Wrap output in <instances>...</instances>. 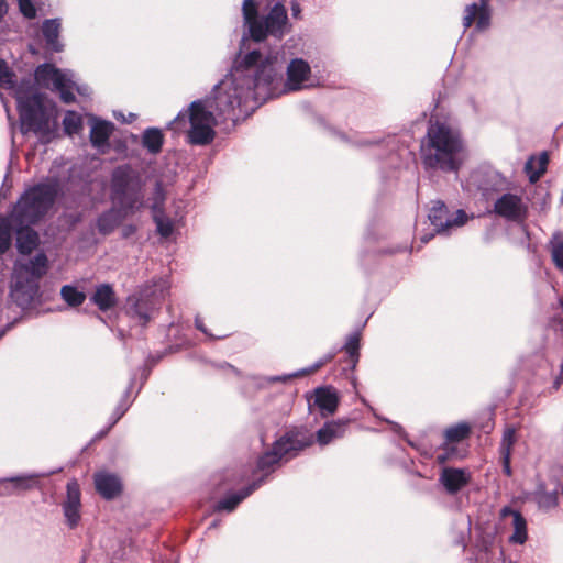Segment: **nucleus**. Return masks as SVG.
Segmentation results:
<instances>
[{"mask_svg": "<svg viewBox=\"0 0 563 563\" xmlns=\"http://www.w3.org/2000/svg\"><path fill=\"white\" fill-rule=\"evenodd\" d=\"M277 58V53L263 57L258 51H252L238 59L231 71L216 86L208 107L214 109L223 120L236 121L241 114L249 113L257 102L255 89L273 84ZM186 118L190 123L187 132L190 144L207 145L213 141L217 122L213 112L207 110V101H194L188 113L180 112L172 124L178 130Z\"/></svg>", "mask_w": 563, "mask_h": 563, "instance_id": "obj_1", "label": "nucleus"}, {"mask_svg": "<svg viewBox=\"0 0 563 563\" xmlns=\"http://www.w3.org/2000/svg\"><path fill=\"white\" fill-rule=\"evenodd\" d=\"M464 142L457 130L446 123L429 125L421 144V161L427 169L457 172L463 163Z\"/></svg>", "mask_w": 563, "mask_h": 563, "instance_id": "obj_2", "label": "nucleus"}, {"mask_svg": "<svg viewBox=\"0 0 563 563\" xmlns=\"http://www.w3.org/2000/svg\"><path fill=\"white\" fill-rule=\"evenodd\" d=\"M58 192L57 179H48L29 187L13 206L8 218L13 225L37 223L53 207Z\"/></svg>", "mask_w": 563, "mask_h": 563, "instance_id": "obj_3", "label": "nucleus"}, {"mask_svg": "<svg viewBox=\"0 0 563 563\" xmlns=\"http://www.w3.org/2000/svg\"><path fill=\"white\" fill-rule=\"evenodd\" d=\"M144 183L140 173L131 165L115 167L111 175V198L124 211H133L143 207Z\"/></svg>", "mask_w": 563, "mask_h": 563, "instance_id": "obj_4", "label": "nucleus"}, {"mask_svg": "<svg viewBox=\"0 0 563 563\" xmlns=\"http://www.w3.org/2000/svg\"><path fill=\"white\" fill-rule=\"evenodd\" d=\"M44 99V95L41 92H33L30 96L21 93L18 97L21 132L23 134L33 132L40 137L51 134L49 115Z\"/></svg>", "mask_w": 563, "mask_h": 563, "instance_id": "obj_5", "label": "nucleus"}, {"mask_svg": "<svg viewBox=\"0 0 563 563\" xmlns=\"http://www.w3.org/2000/svg\"><path fill=\"white\" fill-rule=\"evenodd\" d=\"M312 435L301 430H291L276 440L271 451L265 452L257 461L262 472L271 471L282 459L292 457L299 451L312 444Z\"/></svg>", "mask_w": 563, "mask_h": 563, "instance_id": "obj_6", "label": "nucleus"}, {"mask_svg": "<svg viewBox=\"0 0 563 563\" xmlns=\"http://www.w3.org/2000/svg\"><path fill=\"white\" fill-rule=\"evenodd\" d=\"M36 82L59 93V98L64 103H73L76 100L74 91L80 95H85L88 88L76 86L73 80V75L68 71H64L53 64L38 65L34 73Z\"/></svg>", "mask_w": 563, "mask_h": 563, "instance_id": "obj_7", "label": "nucleus"}, {"mask_svg": "<svg viewBox=\"0 0 563 563\" xmlns=\"http://www.w3.org/2000/svg\"><path fill=\"white\" fill-rule=\"evenodd\" d=\"M48 271L47 256L41 252L37 253L27 263L20 265L15 269L14 291H21L24 296L21 303L32 300L38 291V280Z\"/></svg>", "mask_w": 563, "mask_h": 563, "instance_id": "obj_8", "label": "nucleus"}, {"mask_svg": "<svg viewBox=\"0 0 563 563\" xmlns=\"http://www.w3.org/2000/svg\"><path fill=\"white\" fill-rule=\"evenodd\" d=\"M166 288L163 284H153L142 287L136 294L128 298V313L137 318L145 325L165 299Z\"/></svg>", "mask_w": 563, "mask_h": 563, "instance_id": "obj_9", "label": "nucleus"}, {"mask_svg": "<svg viewBox=\"0 0 563 563\" xmlns=\"http://www.w3.org/2000/svg\"><path fill=\"white\" fill-rule=\"evenodd\" d=\"M287 25L286 8L282 3H276L265 18L261 19L258 23H253L251 26V37L255 42L264 41L267 35L282 38L287 32Z\"/></svg>", "mask_w": 563, "mask_h": 563, "instance_id": "obj_10", "label": "nucleus"}, {"mask_svg": "<svg viewBox=\"0 0 563 563\" xmlns=\"http://www.w3.org/2000/svg\"><path fill=\"white\" fill-rule=\"evenodd\" d=\"M428 218L438 233L446 232L452 228L461 227L466 223L467 214L459 209L451 213L444 202L437 200L433 202Z\"/></svg>", "mask_w": 563, "mask_h": 563, "instance_id": "obj_11", "label": "nucleus"}, {"mask_svg": "<svg viewBox=\"0 0 563 563\" xmlns=\"http://www.w3.org/2000/svg\"><path fill=\"white\" fill-rule=\"evenodd\" d=\"M494 212L514 222H523L528 217V205L519 195L503 194L494 203Z\"/></svg>", "mask_w": 563, "mask_h": 563, "instance_id": "obj_12", "label": "nucleus"}, {"mask_svg": "<svg viewBox=\"0 0 563 563\" xmlns=\"http://www.w3.org/2000/svg\"><path fill=\"white\" fill-rule=\"evenodd\" d=\"M81 494L79 484L76 479H71L66 486V499L63 503V512L66 518V522L70 529L78 526L80 521V508H81Z\"/></svg>", "mask_w": 563, "mask_h": 563, "instance_id": "obj_13", "label": "nucleus"}, {"mask_svg": "<svg viewBox=\"0 0 563 563\" xmlns=\"http://www.w3.org/2000/svg\"><path fill=\"white\" fill-rule=\"evenodd\" d=\"M310 65L302 58H296L287 67V80L285 91H297L305 87V82L310 78Z\"/></svg>", "mask_w": 563, "mask_h": 563, "instance_id": "obj_14", "label": "nucleus"}, {"mask_svg": "<svg viewBox=\"0 0 563 563\" xmlns=\"http://www.w3.org/2000/svg\"><path fill=\"white\" fill-rule=\"evenodd\" d=\"M463 18V25L465 29L472 26L476 22V29L483 31L489 26L490 11L486 0H481L478 3H472L465 8Z\"/></svg>", "mask_w": 563, "mask_h": 563, "instance_id": "obj_15", "label": "nucleus"}, {"mask_svg": "<svg viewBox=\"0 0 563 563\" xmlns=\"http://www.w3.org/2000/svg\"><path fill=\"white\" fill-rule=\"evenodd\" d=\"M439 481L449 494H456L470 483L471 473L463 468L445 467Z\"/></svg>", "mask_w": 563, "mask_h": 563, "instance_id": "obj_16", "label": "nucleus"}, {"mask_svg": "<svg viewBox=\"0 0 563 563\" xmlns=\"http://www.w3.org/2000/svg\"><path fill=\"white\" fill-rule=\"evenodd\" d=\"M507 517L512 518L514 528V532L509 537V542L515 544H523L528 539L527 520L520 511L514 510L509 506H505L500 510V518L506 519Z\"/></svg>", "mask_w": 563, "mask_h": 563, "instance_id": "obj_17", "label": "nucleus"}, {"mask_svg": "<svg viewBox=\"0 0 563 563\" xmlns=\"http://www.w3.org/2000/svg\"><path fill=\"white\" fill-rule=\"evenodd\" d=\"M97 492L106 499H112L121 493L122 484L117 475L99 472L95 475Z\"/></svg>", "mask_w": 563, "mask_h": 563, "instance_id": "obj_18", "label": "nucleus"}, {"mask_svg": "<svg viewBox=\"0 0 563 563\" xmlns=\"http://www.w3.org/2000/svg\"><path fill=\"white\" fill-rule=\"evenodd\" d=\"M31 225H12V229H15L16 232V249L19 253L24 255L31 254L40 243V236Z\"/></svg>", "mask_w": 563, "mask_h": 563, "instance_id": "obj_19", "label": "nucleus"}, {"mask_svg": "<svg viewBox=\"0 0 563 563\" xmlns=\"http://www.w3.org/2000/svg\"><path fill=\"white\" fill-rule=\"evenodd\" d=\"M112 122L93 118L90 130V142L93 147L101 150L108 147L109 139L113 132Z\"/></svg>", "mask_w": 563, "mask_h": 563, "instance_id": "obj_20", "label": "nucleus"}, {"mask_svg": "<svg viewBox=\"0 0 563 563\" xmlns=\"http://www.w3.org/2000/svg\"><path fill=\"white\" fill-rule=\"evenodd\" d=\"M90 301L102 312L109 311L118 305V297L110 284H100L96 287Z\"/></svg>", "mask_w": 563, "mask_h": 563, "instance_id": "obj_21", "label": "nucleus"}, {"mask_svg": "<svg viewBox=\"0 0 563 563\" xmlns=\"http://www.w3.org/2000/svg\"><path fill=\"white\" fill-rule=\"evenodd\" d=\"M314 405L323 416L335 412L339 405V396L333 387H320L314 391Z\"/></svg>", "mask_w": 563, "mask_h": 563, "instance_id": "obj_22", "label": "nucleus"}, {"mask_svg": "<svg viewBox=\"0 0 563 563\" xmlns=\"http://www.w3.org/2000/svg\"><path fill=\"white\" fill-rule=\"evenodd\" d=\"M62 23L59 19L45 20L42 25V33L48 49L62 52L64 45L58 41Z\"/></svg>", "mask_w": 563, "mask_h": 563, "instance_id": "obj_23", "label": "nucleus"}, {"mask_svg": "<svg viewBox=\"0 0 563 563\" xmlns=\"http://www.w3.org/2000/svg\"><path fill=\"white\" fill-rule=\"evenodd\" d=\"M531 500L534 501L539 509L548 511L558 506L559 495L556 490H547L544 483H539L531 493Z\"/></svg>", "mask_w": 563, "mask_h": 563, "instance_id": "obj_24", "label": "nucleus"}, {"mask_svg": "<svg viewBox=\"0 0 563 563\" xmlns=\"http://www.w3.org/2000/svg\"><path fill=\"white\" fill-rule=\"evenodd\" d=\"M549 163V156L547 152H542L538 156H531L525 165V172L530 183H537L541 176L545 173Z\"/></svg>", "mask_w": 563, "mask_h": 563, "instance_id": "obj_25", "label": "nucleus"}, {"mask_svg": "<svg viewBox=\"0 0 563 563\" xmlns=\"http://www.w3.org/2000/svg\"><path fill=\"white\" fill-rule=\"evenodd\" d=\"M345 433V423L340 421L327 422L317 431V441L320 445H327Z\"/></svg>", "mask_w": 563, "mask_h": 563, "instance_id": "obj_26", "label": "nucleus"}, {"mask_svg": "<svg viewBox=\"0 0 563 563\" xmlns=\"http://www.w3.org/2000/svg\"><path fill=\"white\" fill-rule=\"evenodd\" d=\"M164 144V135L157 128H147L142 134V146L153 155L161 153Z\"/></svg>", "mask_w": 563, "mask_h": 563, "instance_id": "obj_27", "label": "nucleus"}, {"mask_svg": "<svg viewBox=\"0 0 563 563\" xmlns=\"http://www.w3.org/2000/svg\"><path fill=\"white\" fill-rule=\"evenodd\" d=\"M260 486V484H253L246 488H244L243 490H241L240 493L238 494H233L229 497H225L223 498L222 500H220L217 505V510H227V511H232L235 509V507L244 499L246 498L247 496H250L257 487Z\"/></svg>", "mask_w": 563, "mask_h": 563, "instance_id": "obj_28", "label": "nucleus"}, {"mask_svg": "<svg viewBox=\"0 0 563 563\" xmlns=\"http://www.w3.org/2000/svg\"><path fill=\"white\" fill-rule=\"evenodd\" d=\"M478 181V187L484 192L497 191L506 184L505 178L496 170L486 172Z\"/></svg>", "mask_w": 563, "mask_h": 563, "instance_id": "obj_29", "label": "nucleus"}, {"mask_svg": "<svg viewBox=\"0 0 563 563\" xmlns=\"http://www.w3.org/2000/svg\"><path fill=\"white\" fill-rule=\"evenodd\" d=\"M121 219L119 212L111 209L102 213L97 221V228L101 234L111 233L120 223Z\"/></svg>", "mask_w": 563, "mask_h": 563, "instance_id": "obj_30", "label": "nucleus"}, {"mask_svg": "<svg viewBox=\"0 0 563 563\" xmlns=\"http://www.w3.org/2000/svg\"><path fill=\"white\" fill-rule=\"evenodd\" d=\"M60 297L70 307H79L86 300V294L71 285L62 287Z\"/></svg>", "mask_w": 563, "mask_h": 563, "instance_id": "obj_31", "label": "nucleus"}, {"mask_svg": "<svg viewBox=\"0 0 563 563\" xmlns=\"http://www.w3.org/2000/svg\"><path fill=\"white\" fill-rule=\"evenodd\" d=\"M12 221L8 217L0 216V255L5 253L11 245Z\"/></svg>", "mask_w": 563, "mask_h": 563, "instance_id": "obj_32", "label": "nucleus"}, {"mask_svg": "<svg viewBox=\"0 0 563 563\" xmlns=\"http://www.w3.org/2000/svg\"><path fill=\"white\" fill-rule=\"evenodd\" d=\"M550 251L555 266L563 269V234H553L550 240Z\"/></svg>", "mask_w": 563, "mask_h": 563, "instance_id": "obj_33", "label": "nucleus"}, {"mask_svg": "<svg viewBox=\"0 0 563 563\" xmlns=\"http://www.w3.org/2000/svg\"><path fill=\"white\" fill-rule=\"evenodd\" d=\"M63 125L66 134L74 135L82 129V118L75 111H67Z\"/></svg>", "mask_w": 563, "mask_h": 563, "instance_id": "obj_34", "label": "nucleus"}, {"mask_svg": "<svg viewBox=\"0 0 563 563\" xmlns=\"http://www.w3.org/2000/svg\"><path fill=\"white\" fill-rule=\"evenodd\" d=\"M153 220L156 224V229L159 235L163 238H168L172 235L174 231V223L169 218L165 216L164 211L154 213Z\"/></svg>", "mask_w": 563, "mask_h": 563, "instance_id": "obj_35", "label": "nucleus"}, {"mask_svg": "<svg viewBox=\"0 0 563 563\" xmlns=\"http://www.w3.org/2000/svg\"><path fill=\"white\" fill-rule=\"evenodd\" d=\"M360 336L354 333L351 334L344 345L345 353L347 354L349 362L352 367H355L358 362Z\"/></svg>", "mask_w": 563, "mask_h": 563, "instance_id": "obj_36", "label": "nucleus"}, {"mask_svg": "<svg viewBox=\"0 0 563 563\" xmlns=\"http://www.w3.org/2000/svg\"><path fill=\"white\" fill-rule=\"evenodd\" d=\"M470 431L468 424L459 423L445 430V439L448 442H460L468 437Z\"/></svg>", "mask_w": 563, "mask_h": 563, "instance_id": "obj_37", "label": "nucleus"}, {"mask_svg": "<svg viewBox=\"0 0 563 563\" xmlns=\"http://www.w3.org/2000/svg\"><path fill=\"white\" fill-rule=\"evenodd\" d=\"M243 19L251 33L253 23H258L261 19L257 18V7L253 0H244L242 5Z\"/></svg>", "mask_w": 563, "mask_h": 563, "instance_id": "obj_38", "label": "nucleus"}, {"mask_svg": "<svg viewBox=\"0 0 563 563\" xmlns=\"http://www.w3.org/2000/svg\"><path fill=\"white\" fill-rule=\"evenodd\" d=\"M15 86V75L8 66L7 62L0 59V87L12 89Z\"/></svg>", "mask_w": 563, "mask_h": 563, "instance_id": "obj_39", "label": "nucleus"}, {"mask_svg": "<svg viewBox=\"0 0 563 563\" xmlns=\"http://www.w3.org/2000/svg\"><path fill=\"white\" fill-rule=\"evenodd\" d=\"M165 203V191L161 181H157L154 188V194L152 198V213H158L164 211Z\"/></svg>", "mask_w": 563, "mask_h": 563, "instance_id": "obj_40", "label": "nucleus"}, {"mask_svg": "<svg viewBox=\"0 0 563 563\" xmlns=\"http://www.w3.org/2000/svg\"><path fill=\"white\" fill-rule=\"evenodd\" d=\"M516 442V431L514 428L505 430L500 443V453L511 454V448Z\"/></svg>", "mask_w": 563, "mask_h": 563, "instance_id": "obj_41", "label": "nucleus"}, {"mask_svg": "<svg viewBox=\"0 0 563 563\" xmlns=\"http://www.w3.org/2000/svg\"><path fill=\"white\" fill-rule=\"evenodd\" d=\"M34 479L32 477H14L8 481L5 487H11L13 490H26L32 487Z\"/></svg>", "mask_w": 563, "mask_h": 563, "instance_id": "obj_42", "label": "nucleus"}, {"mask_svg": "<svg viewBox=\"0 0 563 563\" xmlns=\"http://www.w3.org/2000/svg\"><path fill=\"white\" fill-rule=\"evenodd\" d=\"M19 7L22 14L27 19H33L36 15V9L31 0H19Z\"/></svg>", "mask_w": 563, "mask_h": 563, "instance_id": "obj_43", "label": "nucleus"}, {"mask_svg": "<svg viewBox=\"0 0 563 563\" xmlns=\"http://www.w3.org/2000/svg\"><path fill=\"white\" fill-rule=\"evenodd\" d=\"M503 460V471L507 476H511L510 456L508 453H500Z\"/></svg>", "mask_w": 563, "mask_h": 563, "instance_id": "obj_44", "label": "nucleus"}, {"mask_svg": "<svg viewBox=\"0 0 563 563\" xmlns=\"http://www.w3.org/2000/svg\"><path fill=\"white\" fill-rule=\"evenodd\" d=\"M332 355H328L325 356L324 358H322L321 361H319L314 366H313V371L320 368L321 366H323L324 364L329 363L331 360H332Z\"/></svg>", "mask_w": 563, "mask_h": 563, "instance_id": "obj_45", "label": "nucleus"}, {"mask_svg": "<svg viewBox=\"0 0 563 563\" xmlns=\"http://www.w3.org/2000/svg\"><path fill=\"white\" fill-rule=\"evenodd\" d=\"M195 325H196V328H197L198 330H200L201 332H203V333L208 334L207 329H206V327H205L203 322H202L200 319L196 318V320H195Z\"/></svg>", "mask_w": 563, "mask_h": 563, "instance_id": "obj_46", "label": "nucleus"}, {"mask_svg": "<svg viewBox=\"0 0 563 563\" xmlns=\"http://www.w3.org/2000/svg\"><path fill=\"white\" fill-rule=\"evenodd\" d=\"M7 11H8V5H7L5 0H0V20L7 13Z\"/></svg>", "mask_w": 563, "mask_h": 563, "instance_id": "obj_47", "label": "nucleus"}, {"mask_svg": "<svg viewBox=\"0 0 563 563\" xmlns=\"http://www.w3.org/2000/svg\"><path fill=\"white\" fill-rule=\"evenodd\" d=\"M449 460V453L438 454L437 461L439 464H444Z\"/></svg>", "mask_w": 563, "mask_h": 563, "instance_id": "obj_48", "label": "nucleus"}, {"mask_svg": "<svg viewBox=\"0 0 563 563\" xmlns=\"http://www.w3.org/2000/svg\"><path fill=\"white\" fill-rule=\"evenodd\" d=\"M292 13L295 16H297V14L300 12V9H299V4L298 3H292Z\"/></svg>", "mask_w": 563, "mask_h": 563, "instance_id": "obj_49", "label": "nucleus"}, {"mask_svg": "<svg viewBox=\"0 0 563 563\" xmlns=\"http://www.w3.org/2000/svg\"><path fill=\"white\" fill-rule=\"evenodd\" d=\"M560 379H563V364L561 365Z\"/></svg>", "mask_w": 563, "mask_h": 563, "instance_id": "obj_50", "label": "nucleus"}, {"mask_svg": "<svg viewBox=\"0 0 563 563\" xmlns=\"http://www.w3.org/2000/svg\"><path fill=\"white\" fill-rule=\"evenodd\" d=\"M429 241V238H422V242L427 243Z\"/></svg>", "mask_w": 563, "mask_h": 563, "instance_id": "obj_51", "label": "nucleus"}, {"mask_svg": "<svg viewBox=\"0 0 563 563\" xmlns=\"http://www.w3.org/2000/svg\"><path fill=\"white\" fill-rule=\"evenodd\" d=\"M118 420H120V416H119V417H117V419H114V420H113V423H117V422H118Z\"/></svg>", "mask_w": 563, "mask_h": 563, "instance_id": "obj_52", "label": "nucleus"}, {"mask_svg": "<svg viewBox=\"0 0 563 563\" xmlns=\"http://www.w3.org/2000/svg\"><path fill=\"white\" fill-rule=\"evenodd\" d=\"M118 420H120V416H119V417H117V419H114V420H113V423H117V422H118Z\"/></svg>", "mask_w": 563, "mask_h": 563, "instance_id": "obj_53", "label": "nucleus"}, {"mask_svg": "<svg viewBox=\"0 0 563 563\" xmlns=\"http://www.w3.org/2000/svg\"><path fill=\"white\" fill-rule=\"evenodd\" d=\"M118 420H120V416H119V417H117V419H114V420H113V423H117V422H118Z\"/></svg>", "mask_w": 563, "mask_h": 563, "instance_id": "obj_54", "label": "nucleus"}]
</instances>
